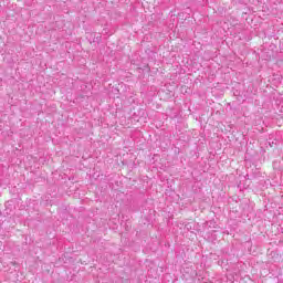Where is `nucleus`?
<instances>
[{
	"label": "nucleus",
	"instance_id": "obj_1",
	"mask_svg": "<svg viewBox=\"0 0 283 283\" xmlns=\"http://www.w3.org/2000/svg\"><path fill=\"white\" fill-rule=\"evenodd\" d=\"M101 41H102V36L101 35H94V38H93V40H92V43H101Z\"/></svg>",
	"mask_w": 283,
	"mask_h": 283
},
{
	"label": "nucleus",
	"instance_id": "obj_2",
	"mask_svg": "<svg viewBox=\"0 0 283 283\" xmlns=\"http://www.w3.org/2000/svg\"><path fill=\"white\" fill-rule=\"evenodd\" d=\"M186 228H187V229H191V226H190V224H186Z\"/></svg>",
	"mask_w": 283,
	"mask_h": 283
},
{
	"label": "nucleus",
	"instance_id": "obj_3",
	"mask_svg": "<svg viewBox=\"0 0 283 283\" xmlns=\"http://www.w3.org/2000/svg\"><path fill=\"white\" fill-rule=\"evenodd\" d=\"M269 145H270V147H273V144H271V142H269Z\"/></svg>",
	"mask_w": 283,
	"mask_h": 283
}]
</instances>
